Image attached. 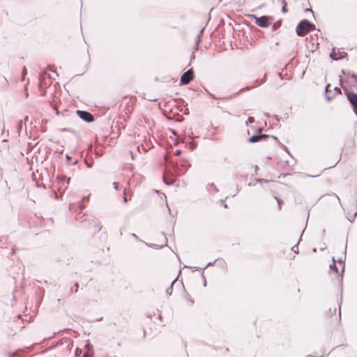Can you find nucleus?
<instances>
[{
	"mask_svg": "<svg viewBox=\"0 0 357 357\" xmlns=\"http://www.w3.org/2000/svg\"><path fill=\"white\" fill-rule=\"evenodd\" d=\"M271 137H272L273 139H276V137H273V136H271Z\"/></svg>",
	"mask_w": 357,
	"mask_h": 357,
	"instance_id": "obj_53",
	"label": "nucleus"
},
{
	"mask_svg": "<svg viewBox=\"0 0 357 357\" xmlns=\"http://www.w3.org/2000/svg\"><path fill=\"white\" fill-rule=\"evenodd\" d=\"M332 260H333V263L331 264H330L329 267L331 269L334 270L336 273H338L337 267L335 265L336 259H335L334 257H333Z\"/></svg>",
	"mask_w": 357,
	"mask_h": 357,
	"instance_id": "obj_13",
	"label": "nucleus"
},
{
	"mask_svg": "<svg viewBox=\"0 0 357 357\" xmlns=\"http://www.w3.org/2000/svg\"><path fill=\"white\" fill-rule=\"evenodd\" d=\"M263 82H264V80H263V79H261V81H259V79H256V80L255 81V83H259V84H261Z\"/></svg>",
	"mask_w": 357,
	"mask_h": 357,
	"instance_id": "obj_39",
	"label": "nucleus"
},
{
	"mask_svg": "<svg viewBox=\"0 0 357 357\" xmlns=\"http://www.w3.org/2000/svg\"><path fill=\"white\" fill-rule=\"evenodd\" d=\"M249 18L252 20H255V24L261 27L266 28L270 26L271 22L270 21V17L266 15H263L261 17H257L255 15H248Z\"/></svg>",
	"mask_w": 357,
	"mask_h": 357,
	"instance_id": "obj_3",
	"label": "nucleus"
},
{
	"mask_svg": "<svg viewBox=\"0 0 357 357\" xmlns=\"http://www.w3.org/2000/svg\"><path fill=\"white\" fill-rule=\"evenodd\" d=\"M356 215H357V212H355L354 216H356Z\"/></svg>",
	"mask_w": 357,
	"mask_h": 357,
	"instance_id": "obj_57",
	"label": "nucleus"
},
{
	"mask_svg": "<svg viewBox=\"0 0 357 357\" xmlns=\"http://www.w3.org/2000/svg\"><path fill=\"white\" fill-rule=\"evenodd\" d=\"M22 127H23V122H22V120H20L18 122V125H17V132H18L19 135H20V132L22 129Z\"/></svg>",
	"mask_w": 357,
	"mask_h": 357,
	"instance_id": "obj_17",
	"label": "nucleus"
},
{
	"mask_svg": "<svg viewBox=\"0 0 357 357\" xmlns=\"http://www.w3.org/2000/svg\"><path fill=\"white\" fill-rule=\"evenodd\" d=\"M113 186H114V188L116 190H120V188H119V183H117V182H114L112 183Z\"/></svg>",
	"mask_w": 357,
	"mask_h": 357,
	"instance_id": "obj_20",
	"label": "nucleus"
},
{
	"mask_svg": "<svg viewBox=\"0 0 357 357\" xmlns=\"http://www.w3.org/2000/svg\"><path fill=\"white\" fill-rule=\"evenodd\" d=\"M9 357H18L17 353H9Z\"/></svg>",
	"mask_w": 357,
	"mask_h": 357,
	"instance_id": "obj_29",
	"label": "nucleus"
},
{
	"mask_svg": "<svg viewBox=\"0 0 357 357\" xmlns=\"http://www.w3.org/2000/svg\"><path fill=\"white\" fill-rule=\"evenodd\" d=\"M210 186L213 189L215 192H218V188L214 185V183H211Z\"/></svg>",
	"mask_w": 357,
	"mask_h": 357,
	"instance_id": "obj_25",
	"label": "nucleus"
},
{
	"mask_svg": "<svg viewBox=\"0 0 357 357\" xmlns=\"http://www.w3.org/2000/svg\"><path fill=\"white\" fill-rule=\"evenodd\" d=\"M204 285L205 287L206 286V280H204Z\"/></svg>",
	"mask_w": 357,
	"mask_h": 357,
	"instance_id": "obj_47",
	"label": "nucleus"
},
{
	"mask_svg": "<svg viewBox=\"0 0 357 357\" xmlns=\"http://www.w3.org/2000/svg\"><path fill=\"white\" fill-rule=\"evenodd\" d=\"M208 96H209L210 97H211V98H213V99H216V98H216L213 94H212V93H208Z\"/></svg>",
	"mask_w": 357,
	"mask_h": 357,
	"instance_id": "obj_38",
	"label": "nucleus"
},
{
	"mask_svg": "<svg viewBox=\"0 0 357 357\" xmlns=\"http://www.w3.org/2000/svg\"><path fill=\"white\" fill-rule=\"evenodd\" d=\"M344 271V265L342 266V270H341V274L340 275V282L342 283V280H343V273Z\"/></svg>",
	"mask_w": 357,
	"mask_h": 357,
	"instance_id": "obj_19",
	"label": "nucleus"
},
{
	"mask_svg": "<svg viewBox=\"0 0 357 357\" xmlns=\"http://www.w3.org/2000/svg\"><path fill=\"white\" fill-rule=\"evenodd\" d=\"M75 291L77 292V290H78V287H79V284L77 282H75Z\"/></svg>",
	"mask_w": 357,
	"mask_h": 357,
	"instance_id": "obj_36",
	"label": "nucleus"
},
{
	"mask_svg": "<svg viewBox=\"0 0 357 357\" xmlns=\"http://www.w3.org/2000/svg\"><path fill=\"white\" fill-rule=\"evenodd\" d=\"M260 140L268 138L269 136L266 134H259Z\"/></svg>",
	"mask_w": 357,
	"mask_h": 357,
	"instance_id": "obj_21",
	"label": "nucleus"
},
{
	"mask_svg": "<svg viewBox=\"0 0 357 357\" xmlns=\"http://www.w3.org/2000/svg\"><path fill=\"white\" fill-rule=\"evenodd\" d=\"M254 121H255V119H254V117L249 116V117L248 118V121H247V122H246V125H248V123H253Z\"/></svg>",
	"mask_w": 357,
	"mask_h": 357,
	"instance_id": "obj_24",
	"label": "nucleus"
},
{
	"mask_svg": "<svg viewBox=\"0 0 357 357\" xmlns=\"http://www.w3.org/2000/svg\"><path fill=\"white\" fill-rule=\"evenodd\" d=\"M195 75L192 68L188 69L184 73L182 74L180 79L181 85H186L188 84L193 79Z\"/></svg>",
	"mask_w": 357,
	"mask_h": 357,
	"instance_id": "obj_4",
	"label": "nucleus"
},
{
	"mask_svg": "<svg viewBox=\"0 0 357 357\" xmlns=\"http://www.w3.org/2000/svg\"><path fill=\"white\" fill-rule=\"evenodd\" d=\"M257 182H259V183H261V182H268L267 180H264V179H257Z\"/></svg>",
	"mask_w": 357,
	"mask_h": 357,
	"instance_id": "obj_37",
	"label": "nucleus"
},
{
	"mask_svg": "<svg viewBox=\"0 0 357 357\" xmlns=\"http://www.w3.org/2000/svg\"><path fill=\"white\" fill-rule=\"evenodd\" d=\"M257 169H258V167L255 166V170H257Z\"/></svg>",
	"mask_w": 357,
	"mask_h": 357,
	"instance_id": "obj_54",
	"label": "nucleus"
},
{
	"mask_svg": "<svg viewBox=\"0 0 357 357\" xmlns=\"http://www.w3.org/2000/svg\"><path fill=\"white\" fill-rule=\"evenodd\" d=\"M59 179L61 182V185H62L65 188H68V185L70 183V178H67V181H66V185L65 184V180H66V176H59Z\"/></svg>",
	"mask_w": 357,
	"mask_h": 357,
	"instance_id": "obj_10",
	"label": "nucleus"
},
{
	"mask_svg": "<svg viewBox=\"0 0 357 357\" xmlns=\"http://www.w3.org/2000/svg\"><path fill=\"white\" fill-rule=\"evenodd\" d=\"M347 99L350 103L353 105L354 111L356 112L357 110V93L354 92H349L347 93Z\"/></svg>",
	"mask_w": 357,
	"mask_h": 357,
	"instance_id": "obj_7",
	"label": "nucleus"
},
{
	"mask_svg": "<svg viewBox=\"0 0 357 357\" xmlns=\"http://www.w3.org/2000/svg\"><path fill=\"white\" fill-rule=\"evenodd\" d=\"M29 121V116H26L24 117V121Z\"/></svg>",
	"mask_w": 357,
	"mask_h": 357,
	"instance_id": "obj_43",
	"label": "nucleus"
},
{
	"mask_svg": "<svg viewBox=\"0 0 357 357\" xmlns=\"http://www.w3.org/2000/svg\"><path fill=\"white\" fill-rule=\"evenodd\" d=\"M340 82H342V76H340Z\"/></svg>",
	"mask_w": 357,
	"mask_h": 357,
	"instance_id": "obj_50",
	"label": "nucleus"
},
{
	"mask_svg": "<svg viewBox=\"0 0 357 357\" xmlns=\"http://www.w3.org/2000/svg\"><path fill=\"white\" fill-rule=\"evenodd\" d=\"M221 204L225 207L227 208V205L225 203V201L223 199H220Z\"/></svg>",
	"mask_w": 357,
	"mask_h": 357,
	"instance_id": "obj_34",
	"label": "nucleus"
},
{
	"mask_svg": "<svg viewBox=\"0 0 357 357\" xmlns=\"http://www.w3.org/2000/svg\"><path fill=\"white\" fill-rule=\"evenodd\" d=\"M249 143H256L260 140L259 134L254 135L248 139Z\"/></svg>",
	"mask_w": 357,
	"mask_h": 357,
	"instance_id": "obj_11",
	"label": "nucleus"
},
{
	"mask_svg": "<svg viewBox=\"0 0 357 357\" xmlns=\"http://www.w3.org/2000/svg\"><path fill=\"white\" fill-rule=\"evenodd\" d=\"M335 197H336V198L338 199V201L340 202V198H339V197H338L337 195H335Z\"/></svg>",
	"mask_w": 357,
	"mask_h": 357,
	"instance_id": "obj_48",
	"label": "nucleus"
},
{
	"mask_svg": "<svg viewBox=\"0 0 357 357\" xmlns=\"http://www.w3.org/2000/svg\"><path fill=\"white\" fill-rule=\"evenodd\" d=\"M89 196H90V195H87V196L84 197L82 199V202H84L87 201V200L89 199Z\"/></svg>",
	"mask_w": 357,
	"mask_h": 357,
	"instance_id": "obj_28",
	"label": "nucleus"
},
{
	"mask_svg": "<svg viewBox=\"0 0 357 357\" xmlns=\"http://www.w3.org/2000/svg\"><path fill=\"white\" fill-rule=\"evenodd\" d=\"M76 113H77V116L81 119L84 121L85 122L91 123V122H93L94 121L93 116L90 112H89L87 111L77 110Z\"/></svg>",
	"mask_w": 357,
	"mask_h": 357,
	"instance_id": "obj_5",
	"label": "nucleus"
},
{
	"mask_svg": "<svg viewBox=\"0 0 357 357\" xmlns=\"http://www.w3.org/2000/svg\"><path fill=\"white\" fill-rule=\"evenodd\" d=\"M132 236H133V238H135L136 239L138 238L137 236L135 234H132Z\"/></svg>",
	"mask_w": 357,
	"mask_h": 357,
	"instance_id": "obj_44",
	"label": "nucleus"
},
{
	"mask_svg": "<svg viewBox=\"0 0 357 357\" xmlns=\"http://www.w3.org/2000/svg\"><path fill=\"white\" fill-rule=\"evenodd\" d=\"M330 86H331V85H330L329 84H327V85H326V90H325V93H326V99H327V100H328V101H329V100H331V98H332L331 96H329L328 95H327V93H328L329 91H331L329 90Z\"/></svg>",
	"mask_w": 357,
	"mask_h": 357,
	"instance_id": "obj_16",
	"label": "nucleus"
},
{
	"mask_svg": "<svg viewBox=\"0 0 357 357\" xmlns=\"http://www.w3.org/2000/svg\"><path fill=\"white\" fill-rule=\"evenodd\" d=\"M344 256L340 257V258H338L337 259H336V262L339 263V264H343L344 263V259H346V248H344V253H343Z\"/></svg>",
	"mask_w": 357,
	"mask_h": 357,
	"instance_id": "obj_15",
	"label": "nucleus"
},
{
	"mask_svg": "<svg viewBox=\"0 0 357 357\" xmlns=\"http://www.w3.org/2000/svg\"><path fill=\"white\" fill-rule=\"evenodd\" d=\"M283 3V5L282 6V12L284 13H286L287 12V1H282Z\"/></svg>",
	"mask_w": 357,
	"mask_h": 357,
	"instance_id": "obj_18",
	"label": "nucleus"
},
{
	"mask_svg": "<svg viewBox=\"0 0 357 357\" xmlns=\"http://www.w3.org/2000/svg\"><path fill=\"white\" fill-rule=\"evenodd\" d=\"M216 259L214 260L213 261H210L207 264V265L204 268H206V267H208V266H211L212 264H213L215 262Z\"/></svg>",
	"mask_w": 357,
	"mask_h": 357,
	"instance_id": "obj_32",
	"label": "nucleus"
},
{
	"mask_svg": "<svg viewBox=\"0 0 357 357\" xmlns=\"http://www.w3.org/2000/svg\"><path fill=\"white\" fill-rule=\"evenodd\" d=\"M5 131V126H4V124L3 125V128H2V134Z\"/></svg>",
	"mask_w": 357,
	"mask_h": 357,
	"instance_id": "obj_45",
	"label": "nucleus"
},
{
	"mask_svg": "<svg viewBox=\"0 0 357 357\" xmlns=\"http://www.w3.org/2000/svg\"><path fill=\"white\" fill-rule=\"evenodd\" d=\"M181 151L179 150V149H177V150L175 151L174 155H179L181 154Z\"/></svg>",
	"mask_w": 357,
	"mask_h": 357,
	"instance_id": "obj_31",
	"label": "nucleus"
},
{
	"mask_svg": "<svg viewBox=\"0 0 357 357\" xmlns=\"http://www.w3.org/2000/svg\"><path fill=\"white\" fill-rule=\"evenodd\" d=\"M82 357H90L89 355L86 353H84L82 356Z\"/></svg>",
	"mask_w": 357,
	"mask_h": 357,
	"instance_id": "obj_42",
	"label": "nucleus"
},
{
	"mask_svg": "<svg viewBox=\"0 0 357 357\" xmlns=\"http://www.w3.org/2000/svg\"><path fill=\"white\" fill-rule=\"evenodd\" d=\"M79 207H80V211H82L84 208V206L83 204H80Z\"/></svg>",
	"mask_w": 357,
	"mask_h": 357,
	"instance_id": "obj_40",
	"label": "nucleus"
},
{
	"mask_svg": "<svg viewBox=\"0 0 357 357\" xmlns=\"http://www.w3.org/2000/svg\"><path fill=\"white\" fill-rule=\"evenodd\" d=\"M66 158L68 162H70V160H71V157L70 156H69L68 155H66Z\"/></svg>",
	"mask_w": 357,
	"mask_h": 357,
	"instance_id": "obj_35",
	"label": "nucleus"
},
{
	"mask_svg": "<svg viewBox=\"0 0 357 357\" xmlns=\"http://www.w3.org/2000/svg\"><path fill=\"white\" fill-rule=\"evenodd\" d=\"M128 200H127V198H126V191L124 190V192H123V202L124 203H127Z\"/></svg>",
	"mask_w": 357,
	"mask_h": 357,
	"instance_id": "obj_33",
	"label": "nucleus"
},
{
	"mask_svg": "<svg viewBox=\"0 0 357 357\" xmlns=\"http://www.w3.org/2000/svg\"><path fill=\"white\" fill-rule=\"evenodd\" d=\"M195 143H194V142H190V149L192 150V149H195Z\"/></svg>",
	"mask_w": 357,
	"mask_h": 357,
	"instance_id": "obj_30",
	"label": "nucleus"
},
{
	"mask_svg": "<svg viewBox=\"0 0 357 357\" xmlns=\"http://www.w3.org/2000/svg\"><path fill=\"white\" fill-rule=\"evenodd\" d=\"M96 228L98 229H100V227H99V226H96Z\"/></svg>",
	"mask_w": 357,
	"mask_h": 357,
	"instance_id": "obj_56",
	"label": "nucleus"
},
{
	"mask_svg": "<svg viewBox=\"0 0 357 357\" xmlns=\"http://www.w3.org/2000/svg\"><path fill=\"white\" fill-rule=\"evenodd\" d=\"M334 91H336L337 94H341V89L339 87L335 86Z\"/></svg>",
	"mask_w": 357,
	"mask_h": 357,
	"instance_id": "obj_26",
	"label": "nucleus"
},
{
	"mask_svg": "<svg viewBox=\"0 0 357 357\" xmlns=\"http://www.w3.org/2000/svg\"><path fill=\"white\" fill-rule=\"evenodd\" d=\"M315 29V26L307 20H301L296 26V33L299 36H304L308 32Z\"/></svg>",
	"mask_w": 357,
	"mask_h": 357,
	"instance_id": "obj_1",
	"label": "nucleus"
},
{
	"mask_svg": "<svg viewBox=\"0 0 357 357\" xmlns=\"http://www.w3.org/2000/svg\"><path fill=\"white\" fill-rule=\"evenodd\" d=\"M84 162H85L86 165L89 168L92 167V166H93V162H92V161L89 162L87 160H85V161H84Z\"/></svg>",
	"mask_w": 357,
	"mask_h": 357,
	"instance_id": "obj_22",
	"label": "nucleus"
},
{
	"mask_svg": "<svg viewBox=\"0 0 357 357\" xmlns=\"http://www.w3.org/2000/svg\"><path fill=\"white\" fill-rule=\"evenodd\" d=\"M305 11H306V12L309 11V12H311L312 13H313V12H312V9H311V8H306V9H305Z\"/></svg>",
	"mask_w": 357,
	"mask_h": 357,
	"instance_id": "obj_41",
	"label": "nucleus"
},
{
	"mask_svg": "<svg viewBox=\"0 0 357 357\" xmlns=\"http://www.w3.org/2000/svg\"><path fill=\"white\" fill-rule=\"evenodd\" d=\"M176 278L174 279L172 282L171 286L166 290V294H167L168 296H171L172 295V287H173V285H174V282H176Z\"/></svg>",
	"mask_w": 357,
	"mask_h": 357,
	"instance_id": "obj_14",
	"label": "nucleus"
},
{
	"mask_svg": "<svg viewBox=\"0 0 357 357\" xmlns=\"http://www.w3.org/2000/svg\"><path fill=\"white\" fill-rule=\"evenodd\" d=\"M280 25V24L279 22H275V23L273 24V28L274 29H276L278 27H279Z\"/></svg>",
	"mask_w": 357,
	"mask_h": 357,
	"instance_id": "obj_27",
	"label": "nucleus"
},
{
	"mask_svg": "<svg viewBox=\"0 0 357 357\" xmlns=\"http://www.w3.org/2000/svg\"><path fill=\"white\" fill-rule=\"evenodd\" d=\"M190 301L193 303H194V300L193 299H190Z\"/></svg>",
	"mask_w": 357,
	"mask_h": 357,
	"instance_id": "obj_49",
	"label": "nucleus"
},
{
	"mask_svg": "<svg viewBox=\"0 0 357 357\" xmlns=\"http://www.w3.org/2000/svg\"><path fill=\"white\" fill-rule=\"evenodd\" d=\"M291 250L294 251L295 253L298 252V245H295L292 247Z\"/></svg>",
	"mask_w": 357,
	"mask_h": 357,
	"instance_id": "obj_23",
	"label": "nucleus"
},
{
	"mask_svg": "<svg viewBox=\"0 0 357 357\" xmlns=\"http://www.w3.org/2000/svg\"><path fill=\"white\" fill-rule=\"evenodd\" d=\"M190 137L191 139H193V138H194V137H193V133H192V132L191 133V135H190Z\"/></svg>",
	"mask_w": 357,
	"mask_h": 357,
	"instance_id": "obj_46",
	"label": "nucleus"
},
{
	"mask_svg": "<svg viewBox=\"0 0 357 357\" xmlns=\"http://www.w3.org/2000/svg\"><path fill=\"white\" fill-rule=\"evenodd\" d=\"M164 238H165V241H166V243H167V237L165 236H164Z\"/></svg>",
	"mask_w": 357,
	"mask_h": 357,
	"instance_id": "obj_51",
	"label": "nucleus"
},
{
	"mask_svg": "<svg viewBox=\"0 0 357 357\" xmlns=\"http://www.w3.org/2000/svg\"><path fill=\"white\" fill-rule=\"evenodd\" d=\"M179 162L180 165H178L177 163H172L173 170L176 176H181L190 167L189 161L187 158H181Z\"/></svg>",
	"mask_w": 357,
	"mask_h": 357,
	"instance_id": "obj_2",
	"label": "nucleus"
},
{
	"mask_svg": "<svg viewBox=\"0 0 357 357\" xmlns=\"http://www.w3.org/2000/svg\"><path fill=\"white\" fill-rule=\"evenodd\" d=\"M248 185H249V186H251V185H252V183H248Z\"/></svg>",
	"mask_w": 357,
	"mask_h": 357,
	"instance_id": "obj_55",
	"label": "nucleus"
},
{
	"mask_svg": "<svg viewBox=\"0 0 357 357\" xmlns=\"http://www.w3.org/2000/svg\"><path fill=\"white\" fill-rule=\"evenodd\" d=\"M347 56V53L340 50H336L335 48H333L330 54V57L335 61L343 59Z\"/></svg>",
	"mask_w": 357,
	"mask_h": 357,
	"instance_id": "obj_6",
	"label": "nucleus"
},
{
	"mask_svg": "<svg viewBox=\"0 0 357 357\" xmlns=\"http://www.w3.org/2000/svg\"><path fill=\"white\" fill-rule=\"evenodd\" d=\"M45 75H46V73L45 72L44 73H40V77H39L38 86H39L40 91L42 92L43 96L45 95V90L43 89V80L45 79Z\"/></svg>",
	"mask_w": 357,
	"mask_h": 357,
	"instance_id": "obj_9",
	"label": "nucleus"
},
{
	"mask_svg": "<svg viewBox=\"0 0 357 357\" xmlns=\"http://www.w3.org/2000/svg\"><path fill=\"white\" fill-rule=\"evenodd\" d=\"M253 87H255V86H246V87H244V88H243V89H240L238 92H236V93H234V94H231V95H230V96H227V97H225V98H223V99H231V98H232L235 97L237 94H238V93H242V92H244V91H248V90H250L251 88H253Z\"/></svg>",
	"mask_w": 357,
	"mask_h": 357,
	"instance_id": "obj_8",
	"label": "nucleus"
},
{
	"mask_svg": "<svg viewBox=\"0 0 357 357\" xmlns=\"http://www.w3.org/2000/svg\"><path fill=\"white\" fill-rule=\"evenodd\" d=\"M163 181L166 185H172L174 183V179L173 178H168L165 176H163Z\"/></svg>",
	"mask_w": 357,
	"mask_h": 357,
	"instance_id": "obj_12",
	"label": "nucleus"
},
{
	"mask_svg": "<svg viewBox=\"0 0 357 357\" xmlns=\"http://www.w3.org/2000/svg\"><path fill=\"white\" fill-rule=\"evenodd\" d=\"M204 29L201 30L200 34H202Z\"/></svg>",
	"mask_w": 357,
	"mask_h": 357,
	"instance_id": "obj_52",
	"label": "nucleus"
}]
</instances>
